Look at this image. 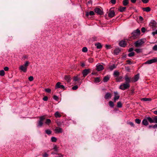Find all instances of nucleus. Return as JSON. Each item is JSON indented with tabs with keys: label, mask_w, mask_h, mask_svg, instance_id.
I'll return each mask as SVG.
<instances>
[{
	"label": "nucleus",
	"mask_w": 157,
	"mask_h": 157,
	"mask_svg": "<svg viewBox=\"0 0 157 157\" xmlns=\"http://www.w3.org/2000/svg\"><path fill=\"white\" fill-rule=\"evenodd\" d=\"M126 8L125 7H120L119 9V10L121 12H124Z\"/></svg>",
	"instance_id": "nucleus-28"
},
{
	"label": "nucleus",
	"mask_w": 157,
	"mask_h": 157,
	"mask_svg": "<svg viewBox=\"0 0 157 157\" xmlns=\"http://www.w3.org/2000/svg\"><path fill=\"white\" fill-rule=\"evenodd\" d=\"M115 15V13L114 10H111V9L110 10L108 13V16L110 17H112Z\"/></svg>",
	"instance_id": "nucleus-11"
},
{
	"label": "nucleus",
	"mask_w": 157,
	"mask_h": 157,
	"mask_svg": "<svg viewBox=\"0 0 157 157\" xmlns=\"http://www.w3.org/2000/svg\"><path fill=\"white\" fill-rule=\"evenodd\" d=\"M143 10L144 11L148 12L151 10V9L149 7H147L145 8H143Z\"/></svg>",
	"instance_id": "nucleus-23"
},
{
	"label": "nucleus",
	"mask_w": 157,
	"mask_h": 157,
	"mask_svg": "<svg viewBox=\"0 0 157 157\" xmlns=\"http://www.w3.org/2000/svg\"><path fill=\"white\" fill-rule=\"evenodd\" d=\"M112 97V95L110 93H107L105 96V98L106 99H110Z\"/></svg>",
	"instance_id": "nucleus-17"
},
{
	"label": "nucleus",
	"mask_w": 157,
	"mask_h": 157,
	"mask_svg": "<svg viewBox=\"0 0 157 157\" xmlns=\"http://www.w3.org/2000/svg\"><path fill=\"white\" fill-rule=\"evenodd\" d=\"M65 79L68 82H69L71 80V78L70 76H65Z\"/></svg>",
	"instance_id": "nucleus-21"
},
{
	"label": "nucleus",
	"mask_w": 157,
	"mask_h": 157,
	"mask_svg": "<svg viewBox=\"0 0 157 157\" xmlns=\"http://www.w3.org/2000/svg\"><path fill=\"white\" fill-rule=\"evenodd\" d=\"M133 50V48H131L128 49V51L130 52H132Z\"/></svg>",
	"instance_id": "nucleus-62"
},
{
	"label": "nucleus",
	"mask_w": 157,
	"mask_h": 157,
	"mask_svg": "<svg viewBox=\"0 0 157 157\" xmlns=\"http://www.w3.org/2000/svg\"><path fill=\"white\" fill-rule=\"evenodd\" d=\"M120 52V50L119 48H116L114 50V53L115 55H117Z\"/></svg>",
	"instance_id": "nucleus-22"
},
{
	"label": "nucleus",
	"mask_w": 157,
	"mask_h": 157,
	"mask_svg": "<svg viewBox=\"0 0 157 157\" xmlns=\"http://www.w3.org/2000/svg\"><path fill=\"white\" fill-rule=\"evenodd\" d=\"M152 34L153 36H154L155 34H157V29L155 31L152 32Z\"/></svg>",
	"instance_id": "nucleus-56"
},
{
	"label": "nucleus",
	"mask_w": 157,
	"mask_h": 157,
	"mask_svg": "<svg viewBox=\"0 0 157 157\" xmlns=\"http://www.w3.org/2000/svg\"><path fill=\"white\" fill-rule=\"evenodd\" d=\"M153 50L156 51H157V45H155L153 47Z\"/></svg>",
	"instance_id": "nucleus-48"
},
{
	"label": "nucleus",
	"mask_w": 157,
	"mask_h": 157,
	"mask_svg": "<svg viewBox=\"0 0 157 157\" xmlns=\"http://www.w3.org/2000/svg\"><path fill=\"white\" fill-rule=\"evenodd\" d=\"M148 121L151 123H154L153 117H147Z\"/></svg>",
	"instance_id": "nucleus-19"
},
{
	"label": "nucleus",
	"mask_w": 157,
	"mask_h": 157,
	"mask_svg": "<svg viewBox=\"0 0 157 157\" xmlns=\"http://www.w3.org/2000/svg\"><path fill=\"white\" fill-rule=\"evenodd\" d=\"M135 51L137 53H139L142 52V49H141L136 48L135 50Z\"/></svg>",
	"instance_id": "nucleus-37"
},
{
	"label": "nucleus",
	"mask_w": 157,
	"mask_h": 157,
	"mask_svg": "<svg viewBox=\"0 0 157 157\" xmlns=\"http://www.w3.org/2000/svg\"><path fill=\"white\" fill-rule=\"evenodd\" d=\"M55 131L56 133H61L63 132V129L59 127H56Z\"/></svg>",
	"instance_id": "nucleus-12"
},
{
	"label": "nucleus",
	"mask_w": 157,
	"mask_h": 157,
	"mask_svg": "<svg viewBox=\"0 0 157 157\" xmlns=\"http://www.w3.org/2000/svg\"><path fill=\"white\" fill-rule=\"evenodd\" d=\"M45 132L47 134L49 135L51 134L52 131L49 129H47L45 130Z\"/></svg>",
	"instance_id": "nucleus-34"
},
{
	"label": "nucleus",
	"mask_w": 157,
	"mask_h": 157,
	"mask_svg": "<svg viewBox=\"0 0 157 157\" xmlns=\"http://www.w3.org/2000/svg\"><path fill=\"white\" fill-rule=\"evenodd\" d=\"M73 80L75 81H77L80 80L79 78H78L77 76L74 77Z\"/></svg>",
	"instance_id": "nucleus-47"
},
{
	"label": "nucleus",
	"mask_w": 157,
	"mask_h": 157,
	"mask_svg": "<svg viewBox=\"0 0 157 157\" xmlns=\"http://www.w3.org/2000/svg\"><path fill=\"white\" fill-rule=\"evenodd\" d=\"M29 63V62L28 61H26L25 62V63L23 66H25V67H27V66L28 65V64Z\"/></svg>",
	"instance_id": "nucleus-46"
},
{
	"label": "nucleus",
	"mask_w": 157,
	"mask_h": 157,
	"mask_svg": "<svg viewBox=\"0 0 157 157\" xmlns=\"http://www.w3.org/2000/svg\"><path fill=\"white\" fill-rule=\"evenodd\" d=\"M45 91L48 93H50L51 91V90L49 88H46L45 89Z\"/></svg>",
	"instance_id": "nucleus-50"
},
{
	"label": "nucleus",
	"mask_w": 157,
	"mask_h": 157,
	"mask_svg": "<svg viewBox=\"0 0 157 157\" xmlns=\"http://www.w3.org/2000/svg\"><path fill=\"white\" fill-rule=\"evenodd\" d=\"M55 116L56 117H61V115L59 114V113L58 111L56 112L55 113Z\"/></svg>",
	"instance_id": "nucleus-27"
},
{
	"label": "nucleus",
	"mask_w": 157,
	"mask_h": 157,
	"mask_svg": "<svg viewBox=\"0 0 157 157\" xmlns=\"http://www.w3.org/2000/svg\"><path fill=\"white\" fill-rule=\"evenodd\" d=\"M39 118L40 121L43 122L45 119V118L44 116H41L39 117Z\"/></svg>",
	"instance_id": "nucleus-38"
},
{
	"label": "nucleus",
	"mask_w": 157,
	"mask_h": 157,
	"mask_svg": "<svg viewBox=\"0 0 157 157\" xmlns=\"http://www.w3.org/2000/svg\"><path fill=\"white\" fill-rule=\"evenodd\" d=\"M95 45L97 47V48L98 49H100L102 47L101 44L99 43L95 44Z\"/></svg>",
	"instance_id": "nucleus-26"
},
{
	"label": "nucleus",
	"mask_w": 157,
	"mask_h": 157,
	"mask_svg": "<svg viewBox=\"0 0 157 157\" xmlns=\"http://www.w3.org/2000/svg\"><path fill=\"white\" fill-rule=\"evenodd\" d=\"M88 62L90 63H92L93 61V59L92 58H90L88 59Z\"/></svg>",
	"instance_id": "nucleus-49"
},
{
	"label": "nucleus",
	"mask_w": 157,
	"mask_h": 157,
	"mask_svg": "<svg viewBox=\"0 0 157 157\" xmlns=\"http://www.w3.org/2000/svg\"><path fill=\"white\" fill-rule=\"evenodd\" d=\"M147 121V119L146 117V118L144 119L143 120L142 122V124L144 125H147L148 124V123Z\"/></svg>",
	"instance_id": "nucleus-18"
},
{
	"label": "nucleus",
	"mask_w": 157,
	"mask_h": 157,
	"mask_svg": "<svg viewBox=\"0 0 157 157\" xmlns=\"http://www.w3.org/2000/svg\"><path fill=\"white\" fill-rule=\"evenodd\" d=\"M145 42V39H141L135 42L134 45L136 47H138L142 45Z\"/></svg>",
	"instance_id": "nucleus-1"
},
{
	"label": "nucleus",
	"mask_w": 157,
	"mask_h": 157,
	"mask_svg": "<svg viewBox=\"0 0 157 157\" xmlns=\"http://www.w3.org/2000/svg\"><path fill=\"white\" fill-rule=\"evenodd\" d=\"M135 55V53L133 52H132L129 53L128 54V56L129 57H132L133 56Z\"/></svg>",
	"instance_id": "nucleus-42"
},
{
	"label": "nucleus",
	"mask_w": 157,
	"mask_h": 157,
	"mask_svg": "<svg viewBox=\"0 0 157 157\" xmlns=\"http://www.w3.org/2000/svg\"><path fill=\"white\" fill-rule=\"evenodd\" d=\"M126 61H127V63L128 64H132V63L131 61H130V60H127Z\"/></svg>",
	"instance_id": "nucleus-59"
},
{
	"label": "nucleus",
	"mask_w": 157,
	"mask_h": 157,
	"mask_svg": "<svg viewBox=\"0 0 157 157\" xmlns=\"http://www.w3.org/2000/svg\"><path fill=\"white\" fill-rule=\"evenodd\" d=\"M135 122L138 124H139L141 122V120L140 119L138 118L136 119L135 120Z\"/></svg>",
	"instance_id": "nucleus-43"
},
{
	"label": "nucleus",
	"mask_w": 157,
	"mask_h": 157,
	"mask_svg": "<svg viewBox=\"0 0 157 157\" xmlns=\"http://www.w3.org/2000/svg\"><path fill=\"white\" fill-rule=\"evenodd\" d=\"M119 75V73L117 71H115L114 73H113V75L115 77H117V76H118Z\"/></svg>",
	"instance_id": "nucleus-33"
},
{
	"label": "nucleus",
	"mask_w": 157,
	"mask_h": 157,
	"mask_svg": "<svg viewBox=\"0 0 157 157\" xmlns=\"http://www.w3.org/2000/svg\"><path fill=\"white\" fill-rule=\"evenodd\" d=\"M110 76L109 75H107L105 76L103 78V81L104 82H107L109 79Z\"/></svg>",
	"instance_id": "nucleus-20"
},
{
	"label": "nucleus",
	"mask_w": 157,
	"mask_h": 157,
	"mask_svg": "<svg viewBox=\"0 0 157 157\" xmlns=\"http://www.w3.org/2000/svg\"><path fill=\"white\" fill-rule=\"evenodd\" d=\"M127 124H128L132 126H134V123L133 122H127Z\"/></svg>",
	"instance_id": "nucleus-53"
},
{
	"label": "nucleus",
	"mask_w": 157,
	"mask_h": 157,
	"mask_svg": "<svg viewBox=\"0 0 157 157\" xmlns=\"http://www.w3.org/2000/svg\"><path fill=\"white\" fill-rule=\"evenodd\" d=\"M130 87L129 84L125 83L121 84L119 87V88L122 90H124L129 88Z\"/></svg>",
	"instance_id": "nucleus-2"
},
{
	"label": "nucleus",
	"mask_w": 157,
	"mask_h": 157,
	"mask_svg": "<svg viewBox=\"0 0 157 157\" xmlns=\"http://www.w3.org/2000/svg\"><path fill=\"white\" fill-rule=\"evenodd\" d=\"M94 11L95 12L97 13L98 14L102 15L103 14L102 11L99 8L97 7L95 8Z\"/></svg>",
	"instance_id": "nucleus-7"
},
{
	"label": "nucleus",
	"mask_w": 157,
	"mask_h": 157,
	"mask_svg": "<svg viewBox=\"0 0 157 157\" xmlns=\"http://www.w3.org/2000/svg\"><path fill=\"white\" fill-rule=\"evenodd\" d=\"M114 102L116 101L117 100H118L120 98V95L117 92H114Z\"/></svg>",
	"instance_id": "nucleus-10"
},
{
	"label": "nucleus",
	"mask_w": 157,
	"mask_h": 157,
	"mask_svg": "<svg viewBox=\"0 0 157 157\" xmlns=\"http://www.w3.org/2000/svg\"><path fill=\"white\" fill-rule=\"evenodd\" d=\"M139 78V74L135 75L134 77L131 79V81L133 82L137 81Z\"/></svg>",
	"instance_id": "nucleus-9"
},
{
	"label": "nucleus",
	"mask_w": 157,
	"mask_h": 157,
	"mask_svg": "<svg viewBox=\"0 0 157 157\" xmlns=\"http://www.w3.org/2000/svg\"><path fill=\"white\" fill-rule=\"evenodd\" d=\"M142 1L144 3H147L149 1V0H142Z\"/></svg>",
	"instance_id": "nucleus-55"
},
{
	"label": "nucleus",
	"mask_w": 157,
	"mask_h": 157,
	"mask_svg": "<svg viewBox=\"0 0 157 157\" xmlns=\"http://www.w3.org/2000/svg\"><path fill=\"white\" fill-rule=\"evenodd\" d=\"M123 77L121 76L117 77L116 78V80L117 82H120L122 81Z\"/></svg>",
	"instance_id": "nucleus-32"
},
{
	"label": "nucleus",
	"mask_w": 157,
	"mask_h": 157,
	"mask_svg": "<svg viewBox=\"0 0 157 157\" xmlns=\"http://www.w3.org/2000/svg\"><path fill=\"white\" fill-rule=\"evenodd\" d=\"M87 51V49L86 47H83L82 49V51L84 52H86Z\"/></svg>",
	"instance_id": "nucleus-45"
},
{
	"label": "nucleus",
	"mask_w": 157,
	"mask_h": 157,
	"mask_svg": "<svg viewBox=\"0 0 157 157\" xmlns=\"http://www.w3.org/2000/svg\"><path fill=\"white\" fill-rule=\"evenodd\" d=\"M117 107L119 108H121L122 107V105L121 101H119L117 103Z\"/></svg>",
	"instance_id": "nucleus-36"
},
{
	"label": "nucleus",
	"mask_w": 157,
	"mask_h": 157,
	"mask_svg": "<svg viewBox=\"0 0 157 157\" xmlns=\"http://www.w3.org/2000/svg\"><path fill=\"white\" fill-rule=\"evenodd\" d=\"M116 67V66L115 64H113V65L110 66L109 68L110 71H112Z\"/></svg>",
	"instance_id": "nucleus-24"
},
{
	"label": "nucleus",
	"mask_w": 157,
	"mask_h": 157,
	"mask_svg": "<svg viewBox=\"0 0 157 157\" xmlns=\"http://www.w3.org/2000/svg\"><path fill=\"white\" fill-rule=\"evenodd\" d=\"M109 105L110 107L112 108L113 107L114 105V103L113 101H110L109 102Z\"/></svg>",
	"instance_id": "nucleus-31"
},
{
	"label": "nucleus",
	"mask_w": 157,
	"mask_h": 157,
	"mask_svg": "<svg viewBox=\"0 0 157 157\" xmlns=\"http://www.w3.org/2000/svg\"><path fill=\"white\" fill-rule=\"evenodd\" d=\"M51 121L50 119H47L46 120V121L45 122V123L48 125H49V124L51 123Z\"/></svg>",
	"instance_id": "nucleus-35"
},
{
	"label": "nucleus",
	"mask_w": 157,
	"mask_h": 157,
	"mask_svg": "<svg viewBox=\"0 0 157 157\" xmlns=\"http://www.w3.org/2000/svg\"><path fill=\"white\" fill-rule=\"evenodd\" d=\"M125 80V83H128V84H129V83L131 81H131V78H129L128 76L126 75L124 77Z\"/></svg>",
	"instance_id": "nucleus-13"
},
{
	"label": "nucleus",
	"mask_w": 157,
	"mask_h": 157,
	"mask_svg": "<svg viewBox=\"0 0 157 157\" xmlns=\"http://www.w3.org/2000/svg\"><path fill=\"white\" fill-rule=\"evenodd\" d=\"M55 88L56 89L58 88H61L64 89V86L63 85H61L60 82H58L56 83Z\"/></svg>",
	"instance_id": "nucleus-8"
},
{
	"label": "nucleus",
	"mask_w": 157,
	"mask_h": 157,
	"mask_svg": "<svg viewBox=\"0 0 157 157\" xmlns=\"http://www.w3.org/2000/svg\"><path fill=\"white\" fill-rule=\"evenodd\" d=\"M27 67H25V66L23 65H21L19 67V69L21 71H23L24 72H26L27 71Z\"/></svg>",
	"instance_id": "nucleus-16"
},
{
	"label": "nucleus",
	"mask_w": 157,
	"mask_h": 157,
	"mask_svg": "<svg viewBox=\"0 0 157 157\" xmlns=\"http://www.w3.org/2000/svg\"><path fill=\"white\" fill-rule=\"evenodd\" d=\"M154 123H157V116L153 117Z\"/></svg>",
	"instance_id": "nucleus-44"
},
{
	"label": "nucleus",
	"mask_w": 157,
	"mask_h": 157,
	"mask_svg": "<svg viewBox=\"0 0 157 157\" xmlns=\"http://www.w3.org/2000/svg\"><path fill=\"white\" fill-rule=\"evenodd\" d=\"M97 70L98 71H100L103 70L104 69L103 66L101 64L97 65L96 66Z\"/></svg>",
	"instance_id": "nucleus-15"
},
{
	"label": "nucleus",
	"mask_w": 157,
	"mask_h": 157,
	"mask_svg": "<svg viewBox=\"0 0 157 157\" xmlns=\"http://www.w3.org/2000/svg\"><path fill=\"white\" fill-rule=\"evenodd\" d=\"M43 124V122L39 120L38 122L37 127H41L42 126Z\"/></svg>",
	"instance_id": "nucleus-25"
},
{
	"label": "nucleus",
	"mask_w": 157,
	"mask_h": 157,
	"mask_svg": "<svg viewBox=\"0 0 157 157\" xmlns=\"http://www.w3.org/2000/svg\"><path fill=\"white\" fill-rule=\"evenodd\" d=\"M119 44L120 46L124 47L126 45V43L125 40H122L119 42Z\"/></svg>",
	"instance_id": "nucleus-14"
},
{
	"label": "nucleus",
	"mask_w": 157,
	"mask_h": 157,
	"mask_svg": "<svg viewBox=\"0 0 157 157\" xmlns=\"http://www.w3.org/2000/svg\"><path fill=\"white\" fill-rule=\"evenodd\" d=\"M140 34V31L139 29L134 31L132 33V36L134 39L136 38Z\"/></svg>",
	"instance_id": "nucleus-3"
},
{
	"label": "nucleus",
	"mask_w": 157,
	"mask_h": 157,
	"mask_svg": "<svg viewBox=\"0 0 157 157\" xmlns=\"http://www.w3.org/2000/svg\"><path fill=\"white\" fill-rule=\"evenodd\" d=\"M141 30L142 32L144 33L145 31V29L144 27H143L142 28Z\"/></svg>",
	"instance_id": "nucleus-60"
},
{
	"label": "nucleus",
	"mask_w": 157,
	"mask_h": 157,
	"mask_svg": "<svg viewBox=\"0 0 157 157\" xmlns=\"http://www.w3.org/2000/svg\"><path fill=\"white\" fill-rule=\"evenodd\" d=\"M53 98L55 100H57L58 99V97L56 95H54V96Z\"/></svg>",
	"instance_id": "nucleus-63"
},
{
	"label": "nucleus",
	"mask_w": 157,
	"mask_h": 157,
	"mask_svg": "<svg viewBox=\"0 0 157 157\" xmlns=\"http://www.w3.org/2000/svg\"><path fill=\"white\" fill-rule=\"evenodd\" d=\"M157 23L154 20H152L149 23V25L152 28H154L156 26Z\"/></svg>",
	"instance_id": "nucleus-5"
},
{
	"label": "nucleus",
	"mask_w": 157,
	"mask_h": 157,
	"mask_svg": "<svg viewBox=\"0 0 157 157\" xmlns=\"http://www.w3.org/2000/svg\"><path fill=\"white\" fill-rule=\"evenodd\" d=\"M151 99L150 98H143L141 99V101H150Z\"/></svg>",
	"instance_id": "nucleus-29"
},
{
	"label": "nucleus",
	"mask_w": 157,
	"mask_h": 157,
	"mask_svg": "<svg viewBox=\"0 0 157 157\" xmlns=\"http://www.w3.org/2000/svg\"><path fill=\"white\" fill-rule=\"evenodd\" d=\"M51 140L52 142H56L57 140V139L55 137H52L51 138Z\"/></svg>",
	"instance_id": "nucleus-41"
},
{
	"label": "nucleus",
	"mask_w": 157,
	"mask_h": 157,
	"mask_svg": "<svg viewBox=\"0 0 157 157\" xmlns=\"http://www.w3.org/2000/svg\"><path fill=\"white\" fill-rule=\"evenodd\" d=\"M100 82V78L99 77H97L95 78L94 82L96 83H98Z\"/></svg>",
	"instance_id": "nucleus-39"
},
{
	"label": "nucleus",
	"mask_w": 157,
	"mask_h": 157,
	"mask_svg": "<svg viewBox=\"0 0 157 157\" xmlns=\"http://www.w3.org/2000/svg\"><path fill=\"white\" fill-rule=\"evenodd\" d=\"M28 79L29 81H32L33 80V77L32 76H30L29 78Z\"/></svg>",
	"instance_id": "nucleus-51"
},
{
	"label": "nucleus",
	"mask_w": 157,
	"mask_h": 157,
	"mask_svg": "<svg viewBox=\"0 0 157 157\" xmlns=\"http://www.w3.org/2000/svg\"><path fill=\"white\" fill-rule=\"evenodd\" d=\"M5 75V71L4 70H2L0 71V75L3 76Z\"/></svg>",
	"instance_id": "nucleus-40"
},
{
	"label": "nucleus",
	"mask_w": 157,
	"mask_h": 157,
	"mask_svg": "<svg viewBox=\"0 0 157 157\" xmlns=\"http://www.w3.org/2000/svg\"><path fill=\"white\" fill-rule=\"evenodd\" d=\"M157 62V58L155 57L152 59L148 60L145 62V64H151Z\"/></svg>",
	"instance_id": "nucleus-4"
},
{
	"label": "nucleus",
	"mask_w": 157,
	"mask_h": 157,
	"mask_svg": "<svg viewBox=\"0 0 157 157\" xmlns=\"http://www.w3.org/2000/svg\"><path fill=\"white\" fill-rule=\"evenodd\" d=\"M4 69L5 71H8L9 70V68L8 67H4Z\"/></svg>",
	"instance_id": "nucleus-61"
},
{
	"label": "nucleus",
	"mask_w": 157,
	"mask_h": 157,
	"mask_svg": "<svg viewBox=\"0 0 157 157\" xmlns=\"http://www.w3.org/2000/svg\"><path fill=\"white\" fill-rule=\"evenodd\" d=\"M78 88V86H77V85H76V86H73L72 87V89L73 90H77Z\"/></svg>",
	"instance_id": "nucleus-52"
},
{
	"label": "nucleus",
	"mask_w": 157,
	"mask_h": 157,
	"mask_svg": "<svg viewBox=\"0 0 157 157\" xmlns=\"http://www.w3.org/2000/svg\"><path fill=\"white\" fill-rule=\"evenodd\" d=\"M48 156V155L46 153H45L43 155V157H47V156Z\"/></svg>",
	"instance_id": "nucleus-64"
},
{
	"label": "nucleus",
	"mask_w": 157,
	"mask_h": 157,
	"mask_svg": "<svg viewBox=\"0 0 157 157\" xmlns=\"http://www.w3.org/2000/svg\"><path fill=\"white\" fill-rule=\"evenodd\" d=\"M89 14L91 16H93L94 15V13L93 11H90L89 12Z\"/></svg>",
	"instance_id": "nucleus-54"
},
{
	"label": "nucleus",
	"mask_w": 157,
	"mask_h": 157,
	"mask_svg": "<svg viewBox=\"0 0 157 157\" xmlns=\"http://www.w3.org/2000/svg\"><path fill=\"white\" fill-rule=\"evenodd\" d=\"M90 69H86L83 70L82 74L83 75V76L84 77H85L90 72Z\"/></svg>",
	"instance_id": "nucleus-6"
},
{
	"label": "nucleus",
	"mask_w": 157,
	"mask_h": 157,
	"mask_svg": "<svg viewBox=\"0 0 157 157\" xmlns=\"http://www.w3.org/2000/svg\"><path fill=\"white\" fill-rule=\"evenodd\" d=\"M48 98L47 97V96H45L43 98V100L44 101H47L48 100Z\"/></svg>",
	"instance_id": "nucleus-58"
},
{
	"label": "nucleus",
	"mask_w": 157,
	"mask_h": 157,
	"mask_svg": "<svg viewBox=\"0 0 157 157\" xmlns=\"http://www.w3.org/2000/svg\"><path fill=\"white\" fill-rule=\"evenodd\" d=\"M111 2L113 4H115L116 2V0H111Z\"/></svg>",
	"instance_id": "nucleus-57"
},
{
	"label": "nucleus",
	"mask_w": 157,
	"mask_h": 157,
	"mask_svg": "<svg viewBox=\"0 0 157 157\" xmlns=\"http://www.w3.org/2000/svg\"><path fill=\"white\" fill-rule=\"evenodd\" d=\"M128 3V0H123V4L124 6H126Z\"/></svg>",
	"instance_id": "nucleus-30"
}]
</instances>
